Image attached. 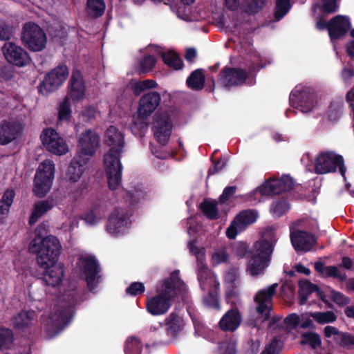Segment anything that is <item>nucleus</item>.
<instances>
[{
	"label": "nucleus",
	"mask_w": 354,
	"mask_h": 354,
	"mask_svg": "<svg viewBox=\"0 0 354 354\" xmlns=\"http://www.w3.org/2000/svg\"><path fill=\"white\" fill-rule=\"evenodd\" d=\"M257 214L254 210L246 209L240 212L226 230V236L234 239L239 232H242L256 221Z\"/></svg>",
	"instance_id": "nucleus-17"
},
{
	"label": "nucleus",
	"mask_w": 354,
	"mask_h": 354,
	"mask_svg": "<svg viewBox=\"0 0 354 354\" xmlns=\"http://www.w3.org/2000/svg\"><path fill=\"white\" fill-rule=\"evenodd\" d=\"M82 301V295L73 290L65 295L64 301L59 306L53 322L59 330H63L73 319L75 307Z\"/></svg>",
	"instance_id": "nucleus-8"
},
{
	"label": "nucleus",
	"mask_w": 354,
	"mask_h": 354,
	"mask_svg": "<svg viewBox=\"0 0 354 354\" xmlns=\"http://www.w3.org/2000/svg\"><path fill=\"white\" fill-rule=\"evenodd\" d=\"M309 316L319 324L333 323L337 318V315L330 310L326 312H311L309 313Z\"/></svg>",
	"instance_id": "nucleus-38"
},
{
	"label": "nucleus",
	"mask_w": 354,
	"mask_h": 354,
	"mask_svg": "<svg viewBox=\"0 0 354 354\" xmlns=\"http://www.w3.org/2000/svg\"><path fill=\"white\" fill-rule=\"evenodd\" d=\"M96 113V109L93 106L84 107L81 113L83 121L88 122L93 120L95 118Z\"/></svg>",
	"instance_id": "nucleus-57"
},
{
	"label": "nucleus",
	"mask_w": 354,
	"mask_h": 354,
	"mask_svg": "<svg viewBox=\"0 0 354 354\" xmlns=\"http://www.w3.org/2000/svg\"><path fill=\"white\" fill-rule=\"evenodd\" d=\"M226 165V160L225 159L219 158L214 162L212 167H209L207 172L208 177L214 175L216 173L221 171Z\"/></svg>",
	"instance_id": "nucleus-59"
},
{
	"label": "nucleus",
	"mask_w": 354,
	"mask_h": 354,
	"mask_svg": "<svg viewBox=\"0 0 354 354\" xmlns=\"http://www.w3.org/2000/svg\"><path fill=\"white\" fill-rule=\"evenodd\" d=\"M13 332L9 328H3L0 329V349L8 343L13 341Z\"/></svg>",
	"instance_id": "nucleus-53"
},
{
	"label": "nucleus",
	"mask_w": 354,
	"mask_h": 354,
	"mask_svg": "<svg viewBox=\"0 0 354 354\" xmlns=\"http://www.w3.org/2000/svg\"><path fill=\"white\" fill-rule=\"evenodd\" d=\"M128 216L125 209L116 207L108 218L106 230L112 235L122 233L128 224Z\"/></svg>",
	"instance_id": "nucleus-24"
},
{
	"label": "nucleus",
	"mask_w": 354,
	"mask_h": 354,
	"mask_svg": "<svg viewBox=\"0 0 354 354\" xmlns=\"http://www.w3.org/2000/svg\"><path fill=\"white\" fill-rule=\"evenodd\" d=\"M237 189L236 186H227L226 187L223 193L219 196V202L221 203H225L230 200L231 197L235 194Z\"/></svg>",
	"instance_id": "nucleus-58"
},
{
	"label": "nucleus",
	"mask_w": 354,
	"mask_h": 354,
	"mask_svg": "<svg viewBox=\"0 0 354 354\" xmlns=\"http://www.w3.org/2000/svg\"><path fill=\"white\" fill-rule=\"evenodd\" d=\"M205 76L201 68L196 69L192 72L186 80L187 87L193 91L202 90L205 86Z\"/></svg>",
	"instance_id": "nucleus-34"
},
{
	"label": "nucleus",
	"mask_w": 354,
	"mask_h": 354,
	"mask_svg": "<svg viewBox=\"0 0 354 354\" xmlns=\"http://www.w3.org/2000/svg\"><path fill=\"white\" fill-rule=\"evenodd\" d=\"M87 183L82 182L80 183L76 188L68 191V194L71 195L74 199L77 200L80 197L84 190L87 189Z\"/></svg>",
	"instance_id": "nucleus-62"
},
{
	"label": "nucleus",
	"mask_w": 354,
	"mask_h": 354,
	"mask_svg": "<svg viewBox=\"0 0 354 354\" xmlns=\"http://www.w3.org/2000/svg\"><path fill=\"white\" fill-rule=\"evenodd\" d=\"M279 341L274 337L260 354H279Z\"/></svg>",
	"instance_id": "nucleus-54"
},
{
	"label": "nucleus",
	"mask_w": 354,
	"mask_h": 354,
	"mask_svg": "<svg viewBox=\"0 0 354 354\" xmlns=\"http://www.w3.org/2000/svg\"><path fill=\"white\" fill-rule=\"evenodd\" d=\"M57 205V202L53 197L39 201L35 203L32 213L28 219L30 225H34L39 218Z\"/></svg>",
	"instance_id": "nucleus-30"
},
{
	"label": "nucleus",
	"mask_w": 354,
	"mask_h": 354,
	"mask_svg": "<svg viewBox=\"0 0 354 354\" xmlns=\"http://www.w3.org/2000/svg\"><path fill=\"white\" fill-rule=\"evenodd\" d=\"M88 161V157H84L81 155L75 156L67 168L66 180L71 183L77 182L86 169Z\"/></svg>",
	"instance_id": "nucleus-27"
},
{
	"label": "nucleus",
	"mask_w": 354,
	"mask_h": 354,
	"mask_svg": "<svg viewBox=\"0 0 354 354\" xmlns=\"http://www.w3.org/2000/svg\"><path fill=\"white\" fill-rule=\"evenodd\" d=\"M152 125V131L157 142L165 146L169 140L173 127L169 116L166 114H156Z\"/></svg>",
	"instance_id": "nucleus-19"
},
{
	"label": "nucleus",
	"mask_w": 354,
	"mask_h": 354,
	"mask_svg": "<svg viewBox=\"0 0 354 354\" xmlns=\"http://www.w3.org/2000/svg\"><path fill=\"white\" fill-rule=\"evenodd\" d=\"M68 68L65 64L58 65L48 72L38 86V91L42 95L58 89L68 76Z\"/></svg>",
	"instance_id": "nucleus-12"
},
{
	"label": "nucleus",
	"mask_w": 354,
	"mask_h": 354,
	"mask_svg": "<svg viewBox=\"0 0 354 354\" xmlns=\"http://www.w3.org/2000/svg\"><path fill=\"white\" fill-rule=\"evenodd\" d=\"M265 236L263 234L254 243L248 257L247 271L252 276L263 274L271 261L276 240L272 233H270L269 239Z\"/></svg>",
	"instance_id": "nucleus-3"
},
{
	"label": "nucleus",
	"mask_w": 354,
	"mask_h": 354,
	"mask_svg": "<svg viewBox=\"0 0 354 354\" xmlns=\"http://www.w3.org/2000/svg\"><path fill=\"white\" fill-rule=\"evenodd\" d=\"M156 291V295L147 299L146 310L153 316L163 315L168 312L177 296L175 279L166 278L157 284Z\"/></svg>",
	"instance_id": "nucleus-2"
},
{
	"label": "nucleus",
	"mask_w": 354,
	"mask_h": 354,
	"mask_svg": "<svg viewBox=\"0 0 354 354\" xmlns=\"http://www.w3.org/2000/svg\"><path fill=\"white\" fill-rule=\"evenodd\" d=\"M301 344H308L313 349H316L322 345L320 335L317 333L306 332L301 335Z\"/></svg>",
	"instance_id": "nucleus-43"
},
{
	"label": "nucleus",
	"mask_w": 354,
	"mask_h": 354,
	"mask_svg": "<svg viewBox=\"0 0 354 354\" xmlns=\"http://www.w3.org/2000/svg\"><path fill=\"white\" fill-rule=\"evenodd\" d=\"M199 208L208 219L216 220L218 218L216 201H209L205 198L200 204Z\"/></svg>",
	"instance_id": "nucleus-37"
},
{
	"label": "nucleus",
	"mask_w": 354,
	"mask_h": 354,
	"mask_svg": "<svg viewBox=\"0 0 354 354\" xmlns=\"http://www.w3.org/2000/svg\"><path fill=\"white\" fill-rule=\"evenodd\" d=\"M124 351L125 354H141L142 351V342L136 337H129L125 341Z\"/></svg>",
	"instance_id": "nucleus-39"
},
{
	"label": "nucleus",
	"mask_w": 354,
	"mask_h": 354,
	"mask_svg": "<svg viewBox=\"0 0 354 354\" xmlns=\"http://www.w3.org/2000/svg\"><path fill=\"white\" fill-rule=\"evenodd\" d=\"M295 186L293 178L290 175H283L280 178H270L257 189L262 196H273L290 191Z\"/></svg>",
	"instance_id": "nucleus-14"
},
{
	"label": "nucleus",
	"mask_w": 354,
	"mask_h": 354,
	"mask_svg": "<svg viewBox=\"0 0 354 354\" xmlns=\"http://www.w3.org/2000/svg\"><path fill=\"white\" fill-rule=\"evenodd\" d=\"M333 340L335 344L345 348H349L354 345L353 335L347 333L339 331L337 336L333 337Z\"/></svg>",
	"instance_id": "nucleus-46"
},
{
	"label": "nucleus",
	"mask_w": 354,
	"mask_h": 354,
	"mask_svg": "<svg viewBox=\"0 0 354 354\" xmlns=\"http://www.w3.org/2000/svg\"><path fill=\"white\" fill-rule=\"evenodd\" d=\"M161 101L160 94L157 91H149L139 100L138 113L142 118L151 115L158 108Z\"/></svg>",
	"instance_id": "nucleus-23"
},
{
	"label": "nucleus",
	"mask_w": 354,
	"mask_h": 354,
	"mask_svg": "<svg viewBox=\"0 0 354 354\" xmlns=\"http://www.w3.org/2000/svg\"><path fill=\"white\" fill-rule=\"evenodd\" d=\"M23 130V125L17 120L1 121L0 122V145H6L12 142L21 135Z\"/></svg>",
	"instance_id": "nucleus-22"
},
{
	"label": "nucleus",
	"mask_w": 354,
	"mask_h": 354,
	"mask_svg": "<svg viewBox=\"0 0 354 354\" xmlns=\"http://www.w3.org/2000/svg\"><path fill=\"white\" fill-rule=\"evenodd\" d=\"M40 138L44 146L53 154L61 156L68 151L66 140L53 129H44Z\"/></svg>",
	"instance_id": "nucleus-16"
},
{
	"label": "nucleus",
	"mask_w": 354,
	"mask_h": 354,
	"mask_svg": "<svg viewBox=\"0 0 354 354\" xmlns=\"http://www.w3.org/2000/svg\"><path fill=\"white\" fill-rule=\"evenodd\" d=\"M291 243L297 252H307L316 244V237L310 232L295 230L290 232Z\"/></svg>",
	"instance_id": "nucleus-21"
},
{
	"label": "nucleus",
	"mask_w": 354,
	"mask_h": 354,
	"mask_svg": "<svg viewBox=\"0 0 354 354\" xmlns=\"http://www.w3.org/2000/svg\"><path fill=\"white\" fill-rule=\"evenodd\" d=\"M40 267L44 269L42 279L47 286L56 287L62 283L64 277L62 266L55 263Z\"/></svg>",
	"instance_id": "nucleus-29"
},
{
	"label": "nucleus",
	"mask_w": 354,
	"mask_h": 354,
	"mask_svg": "<svg viewBox=\"0 0 354 354\" xmlns=\"http://www.w3.org/2000/svg\"><path fill=\"white\" fill-rule=\"evenodd\" d=\"M98 209V206L93 205L91 207V209L85 214L84 220L86 223L94 225L100 220V216L97 215Z\"/></svg>",
	"instance_id": "nucleus-51"
},
{
	"label": "nucleus",
	"mask_w": 354,
	"mask_h": 354,
	"mask_svg": "<svg viewBox=\"0 0 354 354\" xmlns=\"http://www.w3.org/2000/svg\"><path fill=\"white\" fill-rule=\"evenodd\" d=\"M72 118V110L69 97L66 96L58 106L59 121L69 122Z\"/></svg>",
	"instance_id": "nucleus-40"
},
{
	"label": "nucleus",
	"mask_w": 354,
	"mask_h": 354,
	"mask_svg": "<svg viewBox=\"0 0 354 354\" xmlns=\"http://www.w3.org/2000/svg\"><path fill=\"white\" fill-rule=\"evenodd\" d=\"M337 168L344 180H346V167L342 155L333 151H322L315 160L314 169L317 174L335 173Z\"/></svg>",
	"instance_id": "nucleus-7"
},
{
	"label": "nucleus",
	"mask_w": 354,
	"mask_h": 354,
	"mask_svg": "<svg viewBox=\"0 0 354 354\" xmlns=\"http://www.w3.org/2000/svg\"><path fill=\"white\" fill-rule=\"evenodd\" d=\"M35 315L34 310H21L12 319L13 327L17 330H25L31 324Z\"/></svg>",
	"instance_id": "nucleus-32"
},
{
	"label": "nucleus",
	"mask_w": 354,
	"mask_h": 354,
	"mask_svg": "<svg viewBox=\"0 0 354 354\" xmlns=\"http://www.w3.org/2000/svg\"><path fill=\"white\" fill-rule=\"evenodd\" d=\"M86 94V86L82 73L74 71L68 83V97L74 102L83 100Z\"/></svg>",
	"instance_id": "nucleus-26"
},
{
	"label": "nucleus",
	"mask_w": 354,
	"mask_h": 354,
	"mask_svg": "<svg viewBox=\"0 0 354 354\" xmlns=\"http://www.w3.org/2000/svg\"><path fill=\"white\" fill-rule=\"evenodd\" d=\"M289 102L292 107L300 108L303 113L313 111L317 103L314 90L309 87L292 91L289 97Z\"/></svg>",
	"instance_id": "nucleus-15"
},
{
	"label": "nucleus",
	"mask_w": 354,
	"mask_h": 354,
	"mask_svg": "<svg viewBox=\"0 0 354 354\" xmlns=\"http://www.w3.org/2000/svg\"><path fill=\"white\" fill-rule=\"evenodd\" d=\"M197 279L202 290H208L207 295L203 297L204 305L210 308L219 309L220 283L208 267L202 266L197 273Z\"/></svg>",
	"instance_id": "nucleus-6"
},
{
	"label": "nucleus",
	"mask_w": 354,
	"mask_h": 354,
	"mask_svg": "<svg viewBox=\"0 0 354 354\" xmlns=\"http://www.w3.org/2000/svg\"><path fill=\"white\" fill-rule=\"evenodd\" d=\"M165 325L168 335L176 338L183 328V319L176 313L172 312L165 319Z\"/></svg>",
	"instance_id": "nucleus-31"
},
{
	"label": "nucleus",
	"mask_w": 354,
	"mask_h": 354,
	"mask_svg": "<svg viewBox=\"0 0 354 354\" xmlns=\"http://www.w3.org/2000/svg\"><path fill=\"white\" fill-rule=\"evenodd\" d=\"M15 196V190L12 189H8L4 192L0 200V202L6 203V204H9L10 205L12 206Z\"/></svg>",
	"instance_id": "nucleus-63"
},
{
	"label": "nucleus",
	"mask_w": 354,
	"mask_h": 354,
	"mask_svg": "<svg viewBox=\"0 0 354 354\" xmlns=\"http://www.w3.org/2000/svg\"><path fill=\"white\" fill-rule=\"evenodd\" d=\"M330 299L339 306H344L350 303V299L341 292L330 290Z\"/></svg>",
	"instance_id": "nucleus-49"
},
{
	"label": "nucleus",
	"mask_w": 354,
	"mask_h": 354,
	"mask_svg": "<svg viewBox=\"0 0 354 354\" xmlns=\"http://www.w3.org/2000/svg\"><path fill=\"white\" fill-rule=\"evenodd\" d=\"M157 59L153 55H145L140 61V68L142 73H148L154 67Z\"/></svg>",
	"instance_id": "nucleus-48"
},
{
	"label": "nucleus",
	"mask_w": 354,
	"mask_h": 354,
	"mask_svg": "<svg viewBox=\"0 0 354 354\" xmlns=\"http://www.w3.org/2000/svg\"><path fill=\"white\" fill-rule=\"evenodd\" d=\"M300 317L296 313L288 315L283 320L284 324L290 329H295L299 324Z\"/></svg>",
	"instance_id": "nucleus-55"
},
{
	"label": "nucleus",
	"mask_w": 354,
	"mask_h": 354,
	"mask_svg": "<svg viewBox=\"0 0 354 354\" xmlns=\"http://www.w3.org/2000/svg\"><path fill=\"white\" fill-rule=\"evenodd\" d=\"M290 0H276L274 16L276 20H281L290 10Z\"/></svg>",
	"instance_id": "nucleus-44"
},
{
	"label": "nucleus",
	"mask_w": 354,
	"mask_h": 354,
	"mask_svg": "<svg viewBox=\"0 0 354 354\" xmlns=\"http://www.w3.org/2000/svg\"><path fill=\"white\" fill-rule=\"evenodd\" d=\"M266 4V0H245L243 5V10L249 15L259 12Z\"/></svg>",
	"instance_id": "nucleus-42"
},
{
	"label": "nucleus",
	"mask_w": 354,
	"mask_h": 354,
	"mask_svg": "<svg viewBox=\"0 0 354 354\" xmlns=\"http://www.w3.org/2000/svg\"><path fill=\"white\" fill-rule=\"evenodd\" d=\"M278 283H273L268 287L259 290L254 297V301L257 304L256 311L261 319V322L269 320L270 312L272 310V301L276 294Z\"/></svg>",
	"instance_id": "nucleus-13"
},
{
	"label": "nucleus",
	"mask_w": 354,
	"mask_h": 354,
	"mask_svg": "<svg viewBox=\"0 0 354 354\" xmlns=\"http://www.w3.org/2000/svg\"><path fill=\"white\" fill-rule=\"evenodd\" d=\"M28 250L37 254V261L39 266L53 265L57 263L62 250L59 239L53 235L42 237L36 234L30 241Z\"/></svg>",
	"instance_id": "nucleus-4"
},
{
	"label": "nucleus",
	"mask_w": 354,
	"mask_h": 354,
	"mask_svg": "<svg viewBox=\"0 0 354 354\" xmlns=\"http://www.w3.org/2000/svg\"><path fill=\"white\" fill-rule=\"evenodd\" d=\"M55 166L50 162L39 165L34 178L32 192L39 198L44 197L50 191L54 179Z\"/></svg>",
	"instance_id": "nucleus-11"
},
{
	"label": "nucleus",
	"mask_w": 354,
	"mask_h": 354,
	"mask_svg": "<svg viewBox=\"0 0 354 354\" xmlns=\"http://www.w3.org/2000/svg\"><path fill=\"white\" fill-rule=\"evenodd\" d=\"M100 142V137L95 131L87 129L82 132L78 140V155L84 157L94 155Z\"/></svg>",
	"instance_id": "nucleus-20"
},
{
	"label": "nucleus",
	"mask_w": 354,
	"mask_h": 354,
	"mask_svg": "<svg viewBox=\"0 0 354 354\" xmlns=\"http://www.w3.org/2000/svg\"><path fill=\"white\" fill-rule=\"evenodd\" d=\"M162 61L170 68L175 70L182 69L183 67V62L179 55L175 51L170 50L161 54Z\"/></svg>",
	"instance_id": "nucleus-36"
},
{
	"label": "nucleus",
	"mask_w": 354,
	"mask_h": 354,
	"mask_svg": "<svg viewBox=\"0 0 354 354\" xmlns=\"http://www.w3.org/2000/svg\"><path fill=\"white\" fill-rule=\"evenodd\" d=\"M80 275L83 278L90 290H93L101 278L100 266L93 256H80L77 261Z\"/></svg>",
	"instance_id": "nucleus-10"
},
{
	"label": "nucleus",
	"mask_w": 354,
	"mask_h": 354,
	"mask_svg": "<svg viewBox=\"0 0 354 354\" xmlns=\"http://www.w3.org/2000/svg\"><path fill=\"white\" fill-rule=\"evenodd\" d=\"M242 317L237 308L228 310L221 317L218 326L224 332H234L240 326Z\"/></svg>",
	"instance_id": "nucleus-28"
},
{
	"label": "nucleus",
	"mask_w": 354,
	"mask_h": 354,
	"mask_svg": "<svg viewBox=\"0 0 354 354\" xmlns=\"http://www.w3.org/2000/svg\"><path fill=\"white\" fill-rule=\"evenodd\" d=\"M197 241L192 240L188 243V248L192 254L195 255L197 259L198 272L200 271L203 266L208 267L205 263V253L201 252V249L196 245Z\"/></svg>",
	"instance_id": "nucleus-45"
},
{
	"label": "nucleus",
	"mask_w": 354,
	"mask_h": 354,
	"mask_svg": "<svg viewBox=\"0 0 354 354\" xmlns=\"http://www.w3.org/2000/svg\"><path fill=\"white\" fill-rule=\"evenodd\" d=\"M323 277L337 279L342 282L346 281L347 279L346 274L339 272L338 268L335 266H326Z\"/></svg>",
	"instance_id": "nucleus-47"
},
{
	"label": "nucleus",
	"mask_w": 354,
	"mask_h": 354,
	"mask_svg": "<svg viewBox=\"0 0 354 354\" xmlns=\"http://www.w3.org/2000/svg\"><path fill=\"white\" fill-rule=\"evenodd\" d=\"M318 287L317 285L311 283L308 279L300 280L298 284L299 304L300 305L306 304L308 296L313 292H316Z\"/></svg>",
	"instance_id": "nucleus-33"
},
{
	"label": "nucleus",
	"mask_w": 354,
	"mask_h": 354,
	"mask_svg": "<svg viewBox=\"0 0 354 354\" xmlns=\"http://www.w3.org/2000/svg\"><path fill=\"white\" fill-rule=\"evenodd\" d=\"M351 28L349 18L344 15H337L330 20L328 35L331 41H337L344 37Z\"/></svg>",
	"instance_id": "nucleus-25"
},
{
	"label": "nucleus",
	"mask_w": 354,
	"mask_h": 354,
	"mask_svg": "<svg viewBox=\"0 0 354 354\" xmlns=\"http://www.w3.org/2000/svg\"><path fill=\"white\" fill-rule=\"evenodd\" d=\"M105 144L110 147L104 156V163L110 189H117L121 184L122 166L120 156L124 140L123 134L114 126L109 127L105 131Z\"/></svg>",
	"instance_id": "nucleus-1"
},
{
	"label": "nucleus",
	"mask_w": 354,
	"mask_h": 354,
	"mask_svg": "<svg viewBox=\"0 0 354 354\" xmlns=\"http://www.w3.org/2000/svg\"><path fill=\"white\" fill-rule=\"evenodd\" d=\"M2 52L6 61L12 65L23 67L30 62L27 51L13 42H6L2 47Z\"/></svg>",
	"instance_id": "nucleus-18"
},
{
	"label": "nucleus",
	"mask_w": 354,
	"mask_h": 354,
	"mask_svg": "<svg viewBox=\"0 0 354 354\" xmlns=\"http://www.w3.org/2000/svg\"><path fill=\"white\" fill-rule=\"evenodd\" d=\"M21 39L24 45L32 52L43 50L47 43V37L44 30L31 21L24 24Z\"/></svg>",
	"instance_id": "nucleus-9"
},
{
	"label": "nucleus",
	"mask_w": 354,
	"mask_h": 354,
	"mask_svg": "<svg viewBox=\"0 0 354 354\" xmlns=\"http://www.w3.org/2000/svg\"><path fill=\"white\" fill-rule=\"evenodd\" d=\"M255 64H251L247 69L241 67H223L218 73L217 82L221 86L230 88L246 84L248 80H253L255 73L259 71Z\"/></svg>",
	"instance_id": "nucleus-5"
},
{
	"label": "nucleus",
	"mask_w": 354,
	"mask_h": 354,
	"mask_svg": "<svg viewBox=\"0 0 354 354\" xmlns=\"http://www.w3.org/2000/svg\"><path fill=\"white\" fill-rule=\"evenodd\" d=\"M337 0H323V11L325 13L332 14L337 10Z\"/></svg>",
	"instance_id": "nucleus-61"
},
{
	"label": "nucleus",
	"mask_w": 354,
	"mask_h": 354,
	"mask_svg": "<svg viewBox=\"0 0 354 354\" xmlns=\"http://www.w3.org/2000/svg\"><path fill=\"white\" fill-rule=\"evenodd\" d=\"M289 209V204L285 199H279L272 203L270 212L274 217L279 218Z\"/></svg>",
	"instance_id": "nucleus-41"
},
{
	"label": "nucleus",
	"mask_w": 354,
	"mask_h": 354,
	"mask_svg": "<svg viewBox=\"0 0 354 354\" xmlns=\"http://www.w3.org/2000/svg\"><path fill=\"white\" fill-rule=\"evenodd\" d=\"M13 35V27L4 21H0V40L9 41Z\"/></svg>",
	"instance_id": "nucleus-50"
},
{
	"label": "nucleus",
	"mask_w": 354,
	"mask_h": 354,
	"mask_svg": "<svg viewBox=\"0 0 354 354\" xmlns=\"http://www.w3.org/2000/svg\"><path fill=\"white\" fill-rule=\"evenodd\" d=\"M229 256L226 251L221 250L216 252L212 255V259L217 263H225L227 261Z\"/></svg>",
	"instance_id": "nucleus-64"
},
{
	"label": "nucleus",
	"mask_w": 354,
	"mask_h": 354,
	"mask_svg": "<svg viewBox=\"0 0 354 354\" xmlns=\"http://www.w3.org/2000/svg\"><path fill=\"white\" fill-rule=\"evenodd\" d=\"M15 73V68L11 65H5L0 68V77L4 80H10Z\"/></svg>",
	"instance_id": "nucleus-60"
},
{
	"label": "nucleus",
	"mask_w": 354,
	"mask_h": 354,
	"mask_svg": "<svg viewBox=\"0 0 354 354\" xmlns=\"http://www.w3.org/2000/svg\"><path fill=\"white\" fill-rule=\"evenodd\" d=\"M128 86L135 96L140 95L145 91L140 80L132 79L130 80Z\"/></svg>",
	"instance_id": "nucleus-56"
},
{
	"label": "nucleus",
	"mask_w": 354,
	"mask_h": 354,
	"mask_svg": "<svg viewBox=\"0 0 354 354\" xmlns=\"http://www.w3.org/2000/svg\"><path fill=\"white\" fill-rule=\"evenodd\" d=\"M105 8L104 0H87L86 12L88 16L97 19L103 15Z\"/></svg>",
	"instance_id": "nucleus-35"
},
{
	"label": "nucleus",
	"mask_w": 354,
	"mask_h": 354,
	"mask_svg": "<svg viewBox=\"0 0 354 354\" xmlns=\"http://www.w3.org/2000/svg\"><path fill=\"white\" fill-rule=\"evenodd\" d=\"M145 291V287L142 282H133L127 288L125 292L131 296H137L142 295Z\"/></svg>",
	"instance_id": "nucleus-52"
}]
</instances>
